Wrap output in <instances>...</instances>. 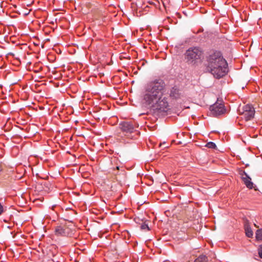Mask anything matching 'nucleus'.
<instances>
[{
	"instance_id": "obj_1",
	"label": "nucleus",
	"mask_w": 262,
	"mask_h": 262,
	"mask_svg": "<svg viewBox=\"0 0 262 262\" xmlns=\"http://www.w3.org/2000/svg\"><path fill=\"white\" fill-rule=\"evenodd\" d=\"M207 68L216 78H220L228 72V64L219 51L210 52L206 57Z\"/></svg>"
},
{
	"instance_id": "obj_2",
	"label": "nucleus",
	"mask_w": 262,
	"mask_h": 262,
	"mask_svg": "<svg viewBox=\"0 0 262 262\" xmlns=\"http://www.w3.org/2000/svg\"><path fill=\"white\" fill-rule=\"evenodd\" d=\"M165 83L162 80H155L148 83L145 88L144 99L150 105L161 96H163Z\"/></svg>"
},
{
	"instance_id": "obj_3",
	"label": "nucleus",
	"mask_w": 262,
	"mask_h": 262,
	"mask_svg": "<svg viewBox=\"0 0 262 262\" xmlns=\"http://www.w3.org/2000/svg\"><path fill=\"white\" fill-rule=\"evenodd\" d=\"M120 127L124 134L129 139H136L139 134L137 128L139 125L134 121H123L120 123Z\"/></svg>"
},
{
	"instance_id": "obj_4",
	"label": "nucleus",
	"mask_w": 262,
	"mask_h": 262,
	"mask_svg": "<svg viewBox=\"0 0 262 262\" xmlns=\"http://www.w3.org/2000/svg\"><path fill=\"white\" fill-rule=\"evenodd\" d=\"M184 55L187 63L194 64L203 57V51L199 47H191L186 50Z\"/></svg>"
},
{
	"instance_id": "obj_5",
	"label": "nucleus",
	"mask_w": 262,
	"mask_h": 262,
	"mask_svg": "<svg viewBox=\"0 0 262 262\" xmlns=\"http://www.w3.org/2000/svg\"><path fill=\"white\" fill-rule=\"evenodd\" d=\"M152 108L159 113H167L170 110L167 98L161 96L154 103L150 104Z\"/></svg>"
},
{
	"instance_id": "obj_6",
	"label": "nucleus",
	"mask_w": 262,
	"mask_h": 262,
	"mask_svg": "<svg viewBox=\"0 0 262 262\" xmlns=\"http://www.w3.org/2000/svg\"><path fill=\"white\" fill-rule=\"evenodd\" d=\"M238 111L239 115L242 116L241 118L245 119L246 121L250 120L254 118L255 110L253 106L250 104H247L242 107H239Z\"/></svg>"
},
{
	"instance_id": "obj_7",
	"label": "nucleus",
	"mask_w": 262,
	"mask_h": 262,
	"mask_svg": "<svg viewBox=\"0 0 262 262\" xmlns=\"http://www.w3.org/2000/svg\"><path fill=\"white\" fill-rule=\"evenodd\" d=\"M210 110L212 115L216 117L225 114L226 112L223 101L219 100L210 106Z\"/></svg>"
},
{
	"instance_id": "obj_8",
	"label": "nucleus",
	"mask_w": 262,
	"mask_h": 262,
	"mask_svg": "<svg viewBox=\"0 0 262 262\" xmlns=\"http://www.w3.org/2000/svg\"><path fill=\"white\" fill-rule=\"evenodd\" d=\"M242 179L248 188L250 189L254 188L255 190H256L254 186V184L251 181V178L245 171L243 172V174L242 176Z\"/></svg>"
},
{
	"instance_id": "obj_9",
	"label": "nucleus",
	"mask_w": 262,
	"mask_h": 262,
	"mask_svg": "<svg viewBox=\"0 0 262 262\" xmlns=\"http://www.w3.org/2000/svg\"><path fill=\"white\" fill-rule=\"evenodd\" d=\"M69 228L66 225L57 226L55 229V233L57 236H67L69 234Z\"/></svg>"
},
{
	"instance_id": "obj_10",
	"label": "nucleus",
	"mask_w": 262,
	"mask_h": 262,
	"mask_svg": "<svg viewBox=\"0 0 262 262\" xmlns=\"http://www.w3.org/2000/svg\"><path fill=\"white\" fill-rule=\"evenodd\" d=\"M170 96L174 99H177L180 98L181 93L178 89L172 88L170 91Z\"/></svg>"
},
{
	"instance_id": "obj_11",
	"label": "nucleus",
	"mask_w": 262,
	"mask_h": 262,
	"mask_svg": "<svg viewBox=\"0 0 262 262\" xmlns=\"http://www.w3.org/2000/svg\"><path fill=\"white\" fill-rule=\"evenodd\" d=\"M244 228L246 236L248 237H252L253 236V233L248 222L245 224Z\"/></svg>"
},
{
	"instance_id": "obj_12",
	"label": "nucleus",
	"mask_w": 262,
	"mask_h": 262,
	"mask_svg": "<svg viewBox=\"0 0 262 262\" xmlns=\"http://www.w3.org/2000/svg\"><path fill=\"white\" fill-rule=\"evenodd\" d=\"M194 262H208V258L206 255H201L195 259Z\"/></svg>"
},
{
	"instance_id": "obj_13",
	"label": "nucleus",
	"mask_w": 262,
	"mask_h": 262,
	"mask_svg": "<svg viewBox=\"0 0 262 262\" xmlns=\"http://www.w3.org/2000/svg\"><path fill=\"white\" fill-rule=\"evenodd\" d=\"M256 238L258 240L262 241V229H258L256 231Z\"/></svg>"
},
{
	"instance_id": "obj_14",
	"label": "nucleus",
	"mask_w": 262,
	"mask_h": 262,
	"mask_svg": "<svg viewBox=\"0 0 262 262\" xmlns=\"http://www.w3.org/2000/svg\"><path fill=\"white\" fill-rule=\"evenodd\" d=\"M205 146L209 148H211V149H214L216 148L215 144L212 142H209L207 143L206 144Z\"/></svg>"
},
{
	"instance_id": "obj_15",
	"label": "nucleus",
	"mask_w": 262,
	"mask_h": 262,
	"mask_svg": "<svg viewBox=\"0 0 262 262\" xmlns=\"http://www.w3.org/2000/svg\"><path fill=\"white\" fill-rule=\"evenodd\" d=\"M141 229L142 230H149V228L148 225L145 223H143L141 225Z\"/></svg>"
},
{
	"instance_id": "obj_16",
	"label": "nucleus",
	"mask_w": 262,
	"mask_h": 262,
	"mask_svg": "<svg viewBox=\"0 0 262 262\" xmlns=\"http://www.w3.org/2000/svg\"><path fill=\"white\" fill-rule=\"evenodd\" d=\"M258 253L259 256L262 258V245L259 246L258 249Z\"/></svg>"
},
{
	"instance_id": "obj_17",
	"label": "nucleus",
	"mask_w": 262,
	"mask_h": 262,
	"mask_svg": "<svg viewBox=\"0 0 262 262\" xmlns=\"http://www.w3.org/2000/svg\"><path fill=\"white\" fill-rule=\"evenodd\" d=\"M4 212V208L2 205L0 203V215L3 213Z\"/></svg>"
},
{
	"instance_id": "obj_18",
	"label": "nucleus",
	"mask_w": 262,
	"mask_h": 262,
	"mask_svg": "<svg viewBox=\"0 0 262 262\" xmlns=\"http://www.w3.org/2000/svg\"><path fill=\"white\" fill-rule=\"evenodd\" d=\"M116 168H117V169H119V167H118V166H117V167H116Z\"/></svg>"
},
{
	"instance_id": "obj_19",
	"label": "nucleus",
	"mask_w": 262,
	"mask_h": 262,
	"mask_svg": "<svg viewBox=\"0 0 262 262\" xmlns=\"http://www.w3.org/2000/svg\"><path fill=\"white\" fill-rule=\"evenodd\" d=\"M254 226H255L256 227H257L256 224H254Z\"/></svg>"
}]
</instances>
